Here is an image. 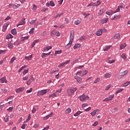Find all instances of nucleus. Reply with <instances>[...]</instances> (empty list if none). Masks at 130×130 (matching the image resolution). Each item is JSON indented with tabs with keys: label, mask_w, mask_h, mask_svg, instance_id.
<instances>
[{
	"label": "nucleus",
	"mask_w": 130,
	"mask_h": 130,
	"mask_svg": "<svg viewBox=\"0 0 130 130\" xmlns=\"http://www.w3.org/2000/svg\"><path fill=\"white\" fill-rule=\"evenodd\" d=\"M37 20L35 19V20H31L29 24H30V25H33V24H34V23H35V22H36Z\"/></svg>",
	"instance_id": "nucleus-54"
},
{
	"label": "nucleus",
	"mask_w": 130,
	"mask_h": 130,
	"mask_svg": "<svg viewBox=\"0 0 130 130\" xmlns=\"http://www.w3.org/2000/svg\"><path fill=\"white\" fill-rule=\"evenodd\" d=\"M78 90V87H75L73 88H70L67 90V94L69 95V96H71V95H73L75 92H76V90Z\"/></svg>",
	"instance_id": "nucleus-3"
},
{
	"label": "nucleus",
	"mask_w": 130,
	"mask_h": 130,
	"mask_svg": "<svg viewBox=\"0 0 130 130\" xmlns=\"http://www.w3.org/2000/svg\"><path fill=\"white\" fill-rule=\"evenodd\" d=\"M28 70H25L23 72V75H26V74L28 73Z\"/></svg>",
	"instance_id": "nucleus-61"
},
{
	"label": "nucleus",
	"mask_w": 130,
	"mask_h": 130,
	"mask_svg": "<svg viewBox=\"0 0 130 130\" xmlns=\"http://www.w3.org/2000/svg\"><path fill=\"white\" fill-rule=\"evenodd\" d=\"M15 60H16V57L14 56L13 57H12L10 60V63H13V62H14V61H15Z\"/></svg>",
	"instance_id": "nucleus-35"
},
{
	"label": "nucleus",
	"mask_w": 130,
	"mask_h": 130,
	"mask_svg": "<svg viewBox=\"0 0 130 130\" xmlns=\"http://www.w3.org/2000/svg\"><path fill=\"white\" fill-rule=\"evenodd\" d=\"M60 53H61V50L56 51L54 55L55 56H56V54H60Z\"/></svg>",
	"instance_id": "nucleus-31"
},
{
	"label": "nucleus",
	"mask_w": 130,
	"mask_h": 130,
	"mask_svg": "<svg viewBox=\"0 0 130 130\" xmlns=\"http://www.w3.org/2000/svg\"><path fill=\"white\" fill-rule=\"evenodd\" d=\"M50 6H51V7H54V2H53V1H50Z\"/></svg>",
	"instance_id": "nucleus-55"
},
{
	"label": "nucleus",
	"mask_w": 130,
	"mask_h": 130,
	"mask_svg": "<svg viewBox=\"0 0 130 130\" xmlns=\"http://www.w3.org/2000/svg\"><path fill=\"white\" fill-rule=\"evenodd\" d=\"M52 48V47L47 46V47H46L44 48V51H48V50H49V49H51Z\"/></svg>",
	"instance_id": "nucleus-19"
},
{
	"label": "nucleus",
	"mask_w": 130,
	"mask_h": 130,
	"mask_svg": "<svg viewBox=\"0 0 130 130\" xmlns=\"http://www.w3.org/2000/svg\"><path fill=\"white\" fill-rule=\"evenodd\" d=\"M7 52V50H0V54H4Z\"/></svg>",
	"instance_id": "nucleus-45"
},
{
	"label": "nucleus",
	"mask_w": 130,
	"mask_h": 130,
	"mask_svg": "<svg viewBox=\"0 0 130 130\" xmlns=\"http://www.w3.org/2000/svg\"><path fill=\"white\" fill-rule=\"evenodd\" d=\"M114 12H113V11L112 10H111L110 11H108V12H106V14L107 15H109V16H110L111 15H112L113 14H114Z\"/></svg>",
	"instance_id": "nucleus-24"
},
{
	"label": "nucleus",
	"mask_w": 130,
	"mask_h": 130,
	"mask_svg": "<svg viewBox=\"0 0 130 130\" xmlns=\"http://www.w3.org/2000/svg\"><path fill=\"white\" fill-rule=\"evenodd\" d=\"M100 4H101V1L99 0L96 1V4H95V7H98V6L100 5Z\"/></svg>",
	"instance_id": "nucleus-49"
},
{
	"label": "nucleus",
	"mask_w": 130,
	"mask_h": 130,
	"mask_svg": "<svg viewBox=\"0 0 130 130\" xmlns=\"http://www.w3.org/2000/svg\"><path fill=\"white\" fill-rule=\"evenodd\" d=\"M120 38V35L119 34H116L114 37H113V39H119Z\"/></svg>",
	"instance_id": "nucleus-16"
},
{
	"label": "nucleus",
	"mask_w": 130,
	"mask_h": 130,
	"mask_svg": "<svg viewBox=\"0 0 130 130\" xmlns=\"http://www.w3.org/2000/svg\"><path fill=\"white\" fill-rule=\"evenodd\" d=\"M50 53H51V52H49L48 53H43L42 54V58H44V57H46L47 56L50 55Z\"/></svg>",
	"instance_id": "nucleus-14"
},
{
	"label": "nucleus",
	"mask_w": 130,
	"mask_h": 130,
	"mask_svg": "<svg viewBox=\"0 0 130 130\" xmlns=\"http://www.w3.org/2000/svg\"><path fill=\"white\" fill-rule=\"evenodd\" d=\"M103 101H104L105 102H107L110 101L109 100V99L108 98H106L104 100H103Z\"/></svg>",
	"instance_id": "nucleus-60"
},
{
	"label": "nucleus",
	"mask_w": 130,
	"mask_h": 130,
	"mask_svg": "<svg viewBox=\"0 0 130 130\" xmlns=\"http://www.w3.org/2000/svg\"><path fill=\"white\" fill-rule=\"evenodd\" d=\"M36 10H37V6L35 5H34L33 8H32V11H34V12H35L36 11Z\"/></svg>",
	"instance_id": "nucleus-40"
},
{
	"label": "nucleus",
	"mask_w": 130,
	"mask_h": 130,
	"mask_svg": "<svg viewBox=\"0 0 130 130\" xmlns=\"http://www.w3.org/2000/svg\"><path fill=\"white\" fill-rule=\"evenodd\" d=\"M110 47H111V46H106L103 48V50L104 51H108L110 49Z\"/></svg>",
	"instance_id": "nucleus-17"
},
{
	"label": "nucleus",
	"mask_w": 130,
	"mask_h": 130,
	"mask_svg": "<svg viewBox=\"0 0 130 130\" xmlns=\"http://www.w3.org/2000/svg\"><path fill=\"white\" fill-rule=\"evenodd\" d=\"M75 79L76 80L77 82L79 83V84H81V83H82V78L79 76H75Z\"/></svg>",
	"instance_id": "nucleus-9"
},
{
	"label": "nucleus",
	"mask_w": 130,
	"mask_h": 130,
	"mask_svg": "<svg viewBox=\"0 0 130 130\" xmlns=\"http://www.w3.org/2000/svg\"><path fill=\"white\" fill-rule=\"evenodd\" d=\"M125 7L123 5V4H121L119 7V8H120V9H124Z\"/></svg>",
	"instance_id": "nucleus-56"
},
{
	"label": "nucleus",
	"mask_w": 130,
	"mask_h": 130,
	"mask_svg": "<svg viewBox=\"0 0 130 130\" xmlns=\"http://www.w3.org/2000/svg\"><path fill=\"white\" fill-rule=\"evenodd\" d=\"M13 109H14V107H10L7 109V111H9V112H12L13 111Z\"/></svg>",
	"instance_id": "nucleus-38"
},
{
	"label": "nucleus",
	"mask_w": 130,
	"mask_h": 130,
	"mask_svg": "<svg viewBox=\"0 0 130 130\" xmlns=\"http://www.w3.org/2000/svg\"><path fill=\"white\" fill-rule=\"evenodd\" d=\"M86 39L87 38L85 36H83L80 38V40H86Z\"/></svg>",
	"instance_id": "nucleus-43"
},
{
	"label": "nucleus",
	"mask_w": 130,
	"mask_h": 130,
	"mask_svg": "<svg viewBox=\"0 0 130 130\" xmlns=\"http://www.w3.org/2000/svg\"><path fill=\"white\" fill-rule=\"evenodd\" d=\"M108 98H109V101L112 100L113 98H114V94H112L110 95Z\"/></svg>",
	"instance_id": "nucleus-37"
},
{
	"label": "nucleus",
	"mask_w": 130,
	"mask_h": 130,
	"mask_svg": "<svg viewBox=\"0 0 130 130\" xmlns=\"http://www.w3.org/2000/svg\"><path fill=\"white\" fill-rule=\"evenodd\" d=\"M39 127V125L37 124H35V125H34V128H37V127Z\"/></svg>",
	"instance_id": "nucleus-63"
},
{
	"label": "nucleus",
	"mask_w": 130,
	"mask_h": 130,
	"mask_svg": "<svg viewBox=\"0 0 130 130\" xmlns=\"http://www.w3.org/2000/svg\"><path fill=\"white\" fill-rule=\"evenodd\" d=\"M46 34H47V32L46 31H43V33H42L41 35L42 36H45V35H46Z\"/></svg>",
	"instance_id": "nucleus-62"
},
{
	"label": "nucleus",
	"mask_w": 130,
	"mask_h": 130,
	"mask_svg": "<svg viewBox=\"0 0 130 130\" xmlns=\"http://www.w3.org/2000/svg\"><path fill=\"white\" fill-rule=\"evenodd\" d=\"M87 74H88V71L85 70L84 72H78L76 73V75H78L79 76H80V77H83V76H85V75H86Z\"/></svg>",
	"instance_id": "nucleus-4"
},
{
	"label": "nucleus",
	"mask_w": 130,
	"mask_h": 130,
	"mask_svg": "<svg viewBox=\"0 0 130 130\" xmlns=\"http://www.w3.org/2000/svg\"><path fill=\"white\" fill-rule=\"evenodd\" d=\"M9 120V116L6 115L5 117L4 118V120L6 122H7L8 120Z\"/></svg>",
	"instance_id": "nucleus-48"
},
{
	"label": "nucleus",
	"mask_w": 130,
	"mask_h": 130,
	"mask_svg": "<svg viewBox=\"0 0 130 130\" xmlns=\"http://www.w3.org/2000/svg\"><path fill=\"white\" fill-rule=\"evenodd\" d=\"M8 26H9L8 23H5L3 26V29L2 31L3 32H6V30H7V28H8Z\"/></svg>",
	"instance_id": "nucleus-12"
},
{
	"label": "nucleus",
	"mask_w": 130,
	"mask_h": 130,
	"mask_svg": "<svg viewBox=\"0 0 130 130\" xmlns=\"http://www.w3.org/2000/svg\"><path fill=\"white\" fill-rule=\"evenodd\" d=\"M72 112V109L68 108L65 111L66 114H70Z\"/></svg>",
	"instance_id": "nucleus-20"
},
{
	"label": "nucleus",
	"mask_w": 130,
	"mask_h": 130,
	"mask_svg": "<svg viewBox=\"0 0 130 130\" xmlns=\"http://www.w3.org/2000/svg\"><path fill=\"white\" fill-rule=\"evenodd\" d=\"M34 28H32L29 31V34H34Z\"/></svg>",
	"instance_id": "nucleus-42"
},
{
	"label": "nucleus",
	"mask_w": 130,
	"mask_h": 130,
	"mask_svg": "<svg viewBox=\"0 0 130 130\" xmlns=\"http://www.w3.org/2000/svg\"><path fill=\"white\" fill-rule=\"evenodd\" d=\"M99 82H100V78H97L95 80L94 83V84H97V83H98Z\"/></svg>",
	"instance_id": "nucleus-41"
},
{
	"label": "nucleus",
	"mask_w": 130,
	"mask_h": 130,
	"mask_svg": "<svg viewBox=\"0 0 130 130\" xmlns=\"http://www.w3.org/2000/svg\"><path fill=\"white\" fill-rule=\"evenodd\" d=\"M25 90V87H20L19 88H17L15 89L16 93H21V92H23Z\"/></svg>",
	"instance_id": "nucleus-8"
},
{
	"label": "nucleus",
	"mask_w": 130,
	"mask_h": 130,
	"mask_svg": "<svg viewBox=\"0 0 130 130\" xmlns=\"http://www.w3.org/2000/svg\"><path fill=\"white\" fill-rule=\"evenodd\" d=\"M28 78H29L28 76H25L23 78V81H27V80H28Z\"/></svg>",
	"instance_id": "nucleus-64"
},
{
	"label": "nucleus",
	"mask_w": 130,
	"mask_h": 130,
	"mask_svg": "<svg viewBox=\"0 0 130 130\" xmlns=\"http://www.w3.org/2000/svg\"><path fill=\"white\" fill-rule=\"evenodd\" d=\"M53 115V113L51 112L50 114L46 116L43 118L44 120H47L49 118V117H51Z\"/></svg>",
	"instance_id": "nucleus-10"
},
{
	"label": "nucleus",
	"mask_w": 130,
	"mask_h": 130,
	"mask_svg": "<svg viewBox=\"0 0 130 130\" xmlns=\"http://www.w3.org/2000/svg\"><path fill=\"white\" fill-rule=\"evenodd\" d=\"M80 23H81V21H80L79 20H76L75 21V25H79V24H80Z\"/></svg>",
	"instance_id": "nucleus-39"
},
{
	"label": "nucleus",
	"mask_w": 130,
	"mask_h": 130,
	"mask_svg": "<svg viewBox=\"0 0 130 130\" xmlns=\"http://www.w3.org/2000/svg\"><path fill=\"white\" fill-rule=\"evenodd\" d=\"M96 35L97 36H101V35H102V29H99L96 32Z\"/></svg>",
	"instance_id": "nucleus-18"
},
{
	"label": "nucleus",
	"mask_w": 130,
	"mask_h": 130,
	"mask_svg": "<svg viewBox=\"0 0 130 130\" xmlns=\"http://www.w3.org/2000/svg\"><path fill=\"white\" fill-rule=\"evenodd\" d=\"M11 33L13 35H16L17 34V30L16 29H13L11 30Z\"/></svg>",
	"instance_id": "nucleus-28"
},
{
	"label": "nucleus",
	"mask_w": 130,
	"mask_h": 130,
	"mask_svg": "<svg viewBox=\"0 0 130 130\" xmlns=\"http://www.w3.org/2000/svg\"><path fill=\"white\" fill-rule=\"evenodd\" d=\"M89 96L86 95L85 94H83L82 95L79 96V100L82 102H84V101L89 100Z\"/></svg>",
	"instance_id": "nucleus-2"
},
{
	"label": "nucleus",
	"mask_w": 130,
	"mask_h": 130,
	"mask_svg": "<svg viewBox=\"0 0 130 130\" xmlns=\"http://www.w3.org/2000/svg\"><path fill=\"white\" fill-rule=\"evenodd\" d=\"M25 59H27V60H31V58H32V55H30L28 56H26L25 57Z\"/></svg>",
	"instance_id": "nucleus-32"
},
{
	"label": "nucleus",
	"mask_w": 130,
	"mask_h": 130,
	"mask_svg": "<svg viewBox=\"0 0 130 130\" xmlns=\"http://www.w3.org/2000/svg\"><path fill=\"white\" fill-rule=\"evenodd\" d=\"M32 91H33V88H30L29 90H27L26 91V93H31V92H32Z\"/></svg>",
	"instance_id": "nucleus-57"
},
{
	"label": "nucleus",
	"mask_w": 130,
	"mask_h": 130,
	"mask_svg": "<svg viewBox=\"0 0 130 130\" xmlns=\"http://www.w3.org/2000/svg\"><path fill=\"white\" fill-rule=\"evenodd\" d=\"M121 57L123 58L124 60H125V59H126V55H125L124 53H123L121 55Z\"/></svg>",
	"instance_id": "nucleus-26"
},
{
	"label": "nucleus",
	"mask_w": 130,
	"mask_h": 130,
	"mask_svg": "<svg viewBox=\"0 0 130 130\" xmlns=\"http://www.w3.org/2000/svg\"><path fill=\"white\" fill-rule=\"evenodd\" d=\"M0 83H7V79L6 77H2L0 79Z\"/></svg>",
	"instance_id": "nucleus-15"
},
{
	"label": "nucleus",
	"mask_w": 130,
	"mask_h": 130,
	"mask_svg": "<svg viewBox=\"0 0 130 130\" xmlns=\"http://www.w3.org/2000/svg\"><path fill=\"white\" fill-rule=\"evenodd\" d=\"M64 64H66V63L62 62L61 64L58 65V68H62V67H64Z\"/></svg>",
	"instance_id": "nucleus-50"
},
{
	"label": "nucleus",
	"mask_w": 130,
	"mask_h": 130,
	"mask_svg": "<svg viewBox=\"0 0 130 130\" xmlns=\"http://www.w3.org/2000/svg\"><path fill=\"white\" fill-rule=\"evenodd\" d=\"M87 7H96V3L91 2L89 4H88L87 6Z\"/></svg>",
	"instance_id": "nucleus-22"
},
{
	"label": "nucleus",
	"mask_w": 130,
	"mask_h": 130,
	"mask_svg": "<svg viewBox=\"0 0 130 130\" xmlns=\"http://www.w3.org/2000/svg\"><path fill=\"white\" fill-rule=\"evenodd\" d=\"M125 47H126V44H125V43L121 44L120 45V50H122V49L123 48H125Z\"/></svg>",
	"instance_id": "nucleus-21"
},
{
	"label": "nucleus",
	"mask_w": 130,
	"mask_h": 130,
	"mask_svg": "<svg viewBox=\"0 0 130 130\" xmlns=\"http://www.w3.org/2000/svg\"><path fill=\"white\" fill-rule=\"evenodd\" d=\"M128 72L127 71H125L123 73H121V76H125L126 74H127Z\"/></svg>",
	"instance_id": "nucleus-52"
},
{
	"label": "nucleus",
	"mask_w": 130,
	"mask_h": 130,
	"mask_svg": "<svg viewBox=\"0 0 130 130\" xmlns=\"http://www.w3.org/2000/svg\"><path fill=\"white\" fill-rule=\"evenodd\" d=\"M37 42H39V40H36L33 42V43L31 44V47H34V46Z\"/></svg>",
	"instance_id": "nucleus-25"
},
{
	"label": "nucleus",
	"mask_w": 130,
	"mask_h": 130,
	"mask_svg": "<svg viewBox=\"0 0 130 130\" xmlns=\"http://www.w3.org/2000/svg\"><path fill=\"white\" fill-rule=\"evenodd\" d=\"M8 47H9V48L12 49L13 47H14V46H13L12 43H8Z\"/></svg>",
	"instance_id": "nucleus-30"
},
{
	"label": "nucleus",
	"mask_w": 130,
	"mask_h": 130,
	"mask_svg": "<svg viewBox=\"0 0 130 130\" xmlns=\"http://www.w3.org/2000/svg\"><path fill=\"white\" fill-rule=\"evenodd\" d=\"M99 112V110L96 109L94 110L92 112H91L90 114L91 115H92V116H95V115H96V114H97V113H98Z\"/></svg>",
	"instance_id": "nucleus-11"
},
{
	"label": "nucleus",
	"mask_w": 130,
	"mask_h": 130,
	"mask_svg": "<svg viewBox=\"0 0 130 130\" xmlns=\"http://www.w3.org/2000/svg\"><path fill=\"white\" fill-rule=\"evenodd\" d=\"M62 15H63V13L61 12H59L57 15L55 16V18H57V17H60V16H62Z\"/></svg>",
	"instance_id": "nucleus-47"
},
{
	"label": "nucleus",
	"mask_w": 130,
	"mask_h": 130,
	"mask_svg": "<svg viewBox=\"0 0 130 130\" xmlns=\"http://www.w3.org/2000/svg\"><path fill=\"white\" fill-rule=\"evenodd\" d=\"M122 91H123V89H120L115 92V94H118V93H120V92H122Z\"/></svg>",
	"instance_id": "nucleus-53"
},
{
	"label": "nucleus",
	"mask_w": 130,
	"mask_h": 130,
	"mask_svg": "<svg viewBox=\"0 0 130 130\" xmlns=\"http://www.w3.org/2000/svg\"><path fill=\"white\" fill-rule=\"evenodd\" d=\"M88 106V104L85 103V104H83L82 105V108H85V107Z\"/></svg>",
	"instance_id": "nucleus-59"
},
{
	"label": "nucleus",
	"mask_w": 130,
	"mask_h": 130,
	"mask_svg": "<svg viewBox=\"0 0 130 130\" xmlns=\"http://www.w3.org/2000/svg\"><path fill=\"white\" fill-rule=\"evenodd\" d=\"M25 20H26V18H22L21 21L19 23V24L17 25V27H19V26L21 25H25L26 23V21H25Z\"/></svg>",
	"instance_id": "nucleus-7"
},
{
	"label": "nucleus",
	"mask_w": 130,
	"mask_h": 130,
	"mask_svg": "<svg viewBox=\"0 0 130 130\" xmlns=\"http://www.w3.org/2000/svg\"><path fill=\"white\" fill-rule=\"evenodd\" d=\"M105 77L107 79L108 78H111V74H110L109 73H106L105 74Z\"/></svg>",
	"instance_id": "nucleus-23"
},
{
	"label": "nucleus",
	"mask_w": 130,
	"mask_h": 130,
	"mask_svg": "<svg viewBox=\"0 0 130 130\" xmlns=\"http://www.w3.org/2000/svg\"><path fill=\"white\" fill-rule=\"evenodd\" d=\"M11 38H13V36L11 34L6 36V39H11Z\"/></svg>",
	"instance_id": "nucleus-36"
},
{
	"label": "nucleus",
	"mask_w": 130,
	"mask_h": 130,
	"mask_svg": "<svg viewBox=\"0 0 130 130\" xmlns=\"http://www.w3.org/2000/svg\"><path fill=\"white\" fill-rule=\"evenodd\" d=\"M120 18V15H116L114 16V18H113V20L115 19V20H117V19H119Z\"/></svg>",
	"instance_id": "nucleus-34"
},
{
	"label": "nucleus",
	"mask_w": 130,
	"mask_h": 130,
	"mask_svg": "<svg viewBox=\"0 0 130 130\" xmlns=\"http://www.w3.org/2000/svg\"><path fill=\"white\" fill-rule=\"evenodd\" d=\"M54 35H56V36H60V34L58 31H56L55 30H53L51 32V36H54Z\"/></svg>",
	"instance_id": "nucleus-5"
},
{
	"label": "nucleus",
	"mask_w": 130,
	"mask_h": 130,
	"mask_svg": "<svg viewBox=\"0 0 130 130\" xmlns=\"http://www.w3.org/2000/svg\"><path fill=\"white\" fill-rule=\"evenodd\" d=\"M28 81L32 83V82H34V78L33 77V75L31 76V79H30L29 80H28Z\"/></svg>",
	"instance_id": "nucleus-44"
},
{
	"label": "nucleus",
	"mask_w": 130,
	"mask_h": 130,
	"mask_svg": "<svg viewBox=\"0 0 130 130\" xmlns=\"http://www.w3.org/2000/svg\"><path fill=\"white\" fill-rule=\"evenodd\" d=\"M110 88H111V85H109L106 87L105 90H109V89H110Z\"/></svg>",
	"instance_id": "nucleus-58"
},
{
	"label": "nucleus",
	"mask_w": 130,
	"mask_h": 130,
	"mask_svg": "<svg viewBox=\"0 0 130 130\" xmlns=\"http://www.w3.org/2000/svg\"><path fill=\"white\" fill-rule=\"evenodd\" d=\"M130 84V82H125L123 84H122V86L123 87H126V86H128V85H129Z\"/></svg>",
	"instance_id": "nucleus-29"
},
{
	"label": "nucleus",
	"mask_w": 130,
	"mask_h": 130,
	"mask_svg": "<svg viewBox=\"0 0 130 130\" xmlns=\"http://www.w3.org/2000/svg\"><path fill=\"white\" fill-rule=\"evenodd\" d=\"M82 113V112L81 111H78L76 113L74 114V116H78V115H80Z\"/></svg>",
	"instance_id": "nucleus-46"
},
{
	"label": "nucleus",
	"mask_w": 130,
	"mask_h": 130,
	"mask_svg": "<svg viewBox=\"0 0 130 130\" xmlns=\"http://www.w3.org/2000/svg\"><path fill=\"white\" fill-rule=\"evenodd\" d=\"M79 47H81V44H78L74 46V49H77V48H79Z\"/></svg>",
	"instance_id": "nucleus-27"
},
{
	"label": "nucleus",
	"mask_w": 130,
	"mask_h": 130,
	"mask_svg": "<svg viewBox=\"0 0 130 130\" xmlns=\"http://www.w3.org/2000/svg\"><path fill=\"white\" fill-rule=\"evenodd\" d=\"M74 41V30H71L70 36V41L69 43L67 45L66 47L67 48H70L72 46L73 42Z\"/></svg>",
	"instance_id": "nucleus-1"
},
{
	"label": "nucleus",
	"mask_w": 130,
	"mask_h": 130,
	"mask_svg": "<svg viewBox=\"0 0 130 130\" xmlns=\"http://www.w3.org/2000/svg\"><path fill=\"white\" fill-rule=\"evenodd\" d=\"M104 13V11H103V9H101L99 10V12L98 13L99 16H101Z\"/></svg>",
	"instance_id": "nucleus-33"
},
{
	"label": "nucleus",
	"mask_w": 130,
	"mask_h": 130,
	"mask_svg": "<svg viewBox=\"0 0 130 130\" xmlns=\"http://www.w3.org/2000/svg\"><path fill=\"white\" fill-rule=\"evenodd\" d=\"M108 20H109V18H103L101 20V22L102 24H105V23H107Z\"/></svg>",
	"instance_id": "nucleus-13"
},
{
	"label": "nucleus",
	"mask_w": 130,
	"mask_h": 130,
	"mask_svg": "<svg viewBox=\"0 0 130 130\" xmlns=\"http://www.w3.org/2000/svg\"><path fill=\"white\" fill-rule=\"evenodd\" d=\"M30 119H31V114H29L28 118L26 119L25 122H28V121H29V120H30Z\"/></svg>",
	"instance_id": "nucleus-51"
},
{
	"label": "nucleus",
	"mask_w": 130,
	"mask_h": 130,
	"mask_svg": "<svg viewBox=\"0 0 130 130\" xmlns=\"http://www.w3.org/2000/svg\"><path fill=\"white\" fill-rule=\"evenodd\" d=\"M46 93H47V90L46 89L40 90L39 92H38V93L39 94V95H43L45 94H46Z\"/></svg>",
	"instance_id": "nucleus-6"
}]
</instances>
